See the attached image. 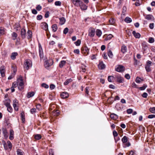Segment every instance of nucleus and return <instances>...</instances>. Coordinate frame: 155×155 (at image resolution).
I'll return each mask as SVG.
<instances>
[{
	"label": "nucleus",
	"instance_id": "ddd939ff",
	"mask_svg": "<svg viewBox=\"0 0 155 155\" xmlns=\"http://www.w3.org/2000/svg\"><path fill=\"white\" fill-rule=\"evenodd\" d=\"M41 28L45 31H47L48 30V25L47 23L43 22L41 24Z\"/></svg>",
	"mask_w": 155,
	"mask_h": 155
},
{
	"label": "nucleus",
	"instance_id": "f3484780",
	"mask_svg": "<svg viewBox=\"0 0 155 155\" xmlns=\"http://www.w3.org/2000/svg\"><path fill=\"white\" fill-rule=\"evenodd\" d=\"M61 96L62 98L64 99L67 98L68 97L69 95L67 92H63L61 93Z\"/></svg>",
	"mask_w": 155,
	"mask_h": 155
},
{
	"label": "nucleus",
	"instance_id": "9b49d317",
	"mask_svg": "<svg viewBox=\"0 0 155 155\" xmlns=\"http://www.w3.org/2000/svg\"><path fill=\"white\" fill-rule=\"evenodd\" d=\"M2 133L5 139H7L8 137V134L7 129L3 128H2Z\"/></svg>",
	"mask_w": 155,
	"mask_h": 155
},
{
	"label": "nucleus",
	"instance_id": "f03ea898",
	"mask_svg": "<svg viewBox=\"0 0 155 155\" xmlns=\"http://www.w3.org/2000/svg\"><path fill=\"white\" fill-rule=\"evenodd\" d=\"M17 84L18 86V88L20 90H21L24 88V83L21 76H20L17 79Z\"/></svg>",
	"mask_w": 155,
	"mask_h": 155
},
{
	"label": "nucleus",
	"instance_id": "ea45409f",
	"mask_svg": "<svg viewBox=\"0 0 155 155\" xmlns=\"http://www.w3.org/2000/svg\"><path fill=\"white\" fill-rule=\"evenodd\" d=\"M7 110L8 112L11 113L12 112L13 109L11 105L7 107Z\"/></svg>",
	"mask_w": 155,
	"mask_h": 155
},
{
	"label": "nucleus",
	"instance_id": "412c9836",
	"mask_svg": "<svg viewBox=\"0 0 155 155\" xmlns=\"http://www.w3.org/2000/svg\"><path fill=\"white\" fill-rule=\"evenodd\" d=\"M79 7H80L83 10H85L87 9V7L86 5L83 3L82 2V3L80 4V6Z\"/></svg>",
	"mask_w": 155,
	"mask_h": 155
},
{
	"label": "nucleus",
	"instance_id": "8fccbe9b",
	"mask_svg": "<svg viewBox=\"0 0 155 155\" xmlns=\"http://www.w3.org/2000/svg\"><path fill=\"white\" fill-rule=\"evenodd\" d=\"M109 22L110 24L112 25L115 23V20L113 18H111L109 20Z\"/></svg>",
	"mask_w": 155,
	"mask_h": 155
},
{
	"label": "nucleus",
	"instance_id": "13d9d810",
	"mask_svg": "<svg viewBox=\"0 0 155 155\" xmlns=\"http://www.w3.org/2000/svg\"><path fill=\"white\" fill-rule=\"evenodd\" d=\"M12 70L14 72H15L16 71V66L15 65H14L12 66Z\"/></svg>",
	"mask_w": 155,
	"mask_h": 155
},
{
	"label": "nucleus",
	"instance_id": "b1692460",
	"mask_svg": "<svg viewBox=\"0 0 155 155\" xmlns=\"http://www.w3.org/2000/svg\"><path fill=\"white\" fill-rule=\"evenodd\" d=\"M18 54L17 52H13L12 53L11 56V58L12 60H15L16 58V56H17Z\"/></svg>",
	"mask_w": 155,
	"mask_h": 155
},
{
	"label": "nucleus",
	"instance_id": "79ce46f5",
	"mask_svg": "<svg viewBox=\"0 0 155 155\" xmlns=\"http://www.w3.org/2000/svg\"><path fill=\"white\" fill-rule=\"evenodd\" d=\"M41 138V136L40 134H36L35 136V139L39 140Z\"/></svg>",
	"mask_w": 155,
	"mask_h": 155
},
{
	"label": "nucleus",
	"instance_id": "dca6fc26",
	"mask_svg": "<svg viewBox=\"0 0 155 155\" xmlns=\"http://www.w3.org/2000/svg\"><path fill=\"white\" fill-rule=\"evenodd\" d=\"M14 132L13 130L11 129L10 130V136L9 137V139L10 140H12L13 139L14 137Z\"/></svg>",
	"mask_w": 155,
	"mask_h": 155
},
{
	"label": "nucleus",
	"instance_id": "6e6552de",
	"mask_svg": "<svg viewBox=\"0 0 155 155\" xmlns=\"http://www.w3.org/2000/svg\"><path fill=\"white\" fill-rule=\"evenodd\" d=\"M73 4L76 7H79L82 3L81 0H71Z\"/></svg>",
	"mask_w": 155,
	"mask_h": 155
},
{
	"label": "nucleus",
	"instance_id": "052dcab7",
	"mask_svg": "<svg viewBox=\"0 0 155 155\" xmlns=\"http://www.w3.org/2000/svg\"><path fill=\"white\" fill-rule=\"evenodd\" d=\"M30 111L31 114H33L36 112V109L35 108H33L30 110Z\"/></svg>",
	"mask_w": 155,
	"mask_h": 155
},
{
	"label": "nucleus",
	"instance_id": "a18cd8bd",
	"mask_svg": "<svg viewBox=\"0 0 155 155\" xmlns=\"http://www.w3.org/2000/svg\"><path fill=\"white\" fill-rule=\"evenodd\" d=\"M147 87V86L146 84H143V86L139 87V89L140 90H143L146 89V88Z\"/></svg>",
	"mask_w": 155,
	"mask_h": 155
},
{
	"label": "nucleus",
	"instance_id": "7ed1b4c3",
	"mask_svg": "<svg viewBox=\"0 0 155 155\" xmlns=\"http://www.w3.org/2000/svg\"><path fill=\"white\" fill-rule=\"evenodd\" d=\"M13 106L15 110L17 111L18 110L19 104L18 100L16 99L13 100Z\"/></svg>",
	"mask_w": 155,
	"mask_h": 155
},
{
	"label": "nucleus",
	"instance_id": "c9c22d12",
	"mask_svg": "<svg viewBox=\"0 0 155 155\" xmlns=\"http://www.w3.org/2000/svg\"><path fill=\"white\" fill-rule=\"evenodd\" d=\"M114 78L113 76H109L108 77V80L110 82H112L113 81Z\"/></svg>",
	"mask_w": 155,
	"mask_h": 155
},
{
	"label": "nucleus",
	"instance_id": "4d7b16f0",
	"mask_svg": "<svg viewBox=\"0 0 155 155\" xmlns=\"http://www.w3.org/2000/svg\"><path fill=\"white\" fill-rule=\"evenodd\" d=\"M154 39L153 38H150L149 39L148 41L150 43H153L154 42Z\"/></svg>",
	"mask_w": 155,
	"mask_h": 155
},
{
	"label": "nucleus",
	"instance_id": "6ab92c4d",
	"mask_svg": "<svg viewBox=\"0 0 155 155\" xmlns=\"http://www.w3.org/2000/svg\"><path fill=\"white\" fill-rule=\"evenodd\" d=\"M145 18L148 20H154L153 16L150 15H147L145 17Z\"/></svg>",
	"mask_w": 155,
	"mask_h": 155
},
{
	"label": "nucleus",
	"instance_id": "2eb2a0df",
	"mask_svg": "<svg viewBox=\"0 0 155 155\" xmlns=\"http://www.w3.org/2000/svg\"><path fill=\"white\" fill-rule=\"evenodd\" d=\"M10 100L8 98L5 99L4 101V105L6 106V107L11 105L10 104Z\"/></svg>",
	"mask_w": 155,
	"mask_h": 155
},
{
	"label": "nucleus",
	"instance_id": "69168bd1",
	"mask_svg": "<svg viewBox=\"0 0 155 155\" xmlns=\"http://www.w3.org/2000/svg\"><path fill=\"white\" fill-rule=\"evenodd\" d=\"M55 87V86L54 84H51L50 85V88L51 90H53L54 89Z\"/></svg>",
	"mask_w": 155,
	"mask_h": 155
},
{
	"label": "nucleus",
	"instance_id": "bb28decb",
	"mask_svg": "<svg viewBox=\"0 0 155 155\" xmlns=\"http://www.w3.org/2000/svg\"><path fill=\"white\" fill-rule=\"evenodd\" d=\"M34 94L35 93L34 92H29L27 94V97L28 98H29L34 96Z\"/></svg>",
	"mask_w": 155,
	"mask_h": 155
},
{
	"label": "nucleus",
	"instance_id": "a878e982",
	"mask_svg": "<svg viewBox=\"0 0 155 155\" xmlns=\"http://www.w3.org/2000/svg\"><path fill=\"white\" fill-rule=\"evenodd\" d=\"M21 120L23 123H24L25 121V114L24 112L23 111L21 112Z\"/></svg>",
	"mask_w": 155,
	"mask_h": 155
},
{
	"label": "nucleus",
	"instance_id": "423d86ee",
	"mask_svg": "<svg viewBox=\"0 0 155 155\" xmlns=\"http://www.w3.org/2000/svg\"><path fill=\"white\" fill-rule=\"evenodd\" d=\"M152 62L148 61L147 62V64L145 66V68L147 72H149L151 71V69L150 68Z\"/></svg>",
	"mask_w": 155,
	"mask_h": 155
},
{
	"label": "nucleus",
	"instance_id": "5fc2aeb1",
	"mask_svg": "<svg viewBox=\"0 0 155 155\" xmlns=\"http://www.w3.org/2000/svg\"><path fill=\"white\" fill-rule=\"evenodd\" d=\"M113 134L114 138L117 137L118 135L117 132L115 130H114L113 131Z\"/></svg>",
	"mask_w": 155,
	"mask_h": 155
},
{
	"label": "nucleus",
	"instance_id": "473e14b6",
	"mask_svg": "<svg viewBox=\"0 0 155 155\" xmlns=\"http://www.w3.org/2000/svg\"><path fill=\"white\" fill-rule=\"evenodd\" d=\"M52 31L54 32L57 31L58 28L57 25L56 24H54L52 26Z\"/></svg>",
	"mask_w": 155,
	"mask_h": 155
},
{
	"label": "nucleus",
	"instance_id": "a19ab883",
	"mask_svg": "<svg viewBox=\"0 0 155 155\" xmlns=\"http://www.w3.org/2000/svg\"><path fill=\"white\" fill-rule=\"evenodd\" d=\"M127 23H130L131 21V18L128 17H127L124 20Z\"/></svg>",
	"mask_w": 155,
	"mask_h": 155
},
{
	"label": "nucleus",
	"instance_id": "de8ad7c7",
	"mask_svg": "<svg viewBox=\"0 0 155 155\" xmlns=\"http://www.w3.org/2000/svg\"><path fill=\"white\" fill-rule=\"evenodd\" d=\"M81 43V41L79 39L78 40L74 42L75 44L77 46H79Z\"/></svg>",
	"mask_w": 155,
	"mask_h": 155
},
{
	"label": "nucleus",
	"instance_id": "5701e85b",
	"mask_svg": "<svg viewBox=\"0 0 155 155\" xmlns=\"http://www.w3.org/2000/svg\"><path fill=\"white\" fill-rule=\"evenodd\" d=\"M60 20L59 24L61 25H63L66 21V20L64 17H61L59 18Z\"/></svg>",
	"mask_w": 155,
	"mask_h": 155
},
{
	"label": "nucleus",
	"instance_id": "c03bdc74",
	"mask_svg": "<svg viewBox=\"0 0 155 155\" xmlns=\"http://www.w3.org/2000/svg\"><path fill=\"white\" fill-rule=\"evenodd\" d=\"M36 107L37 109H38L39 110H41L42 109L41 105L39 104H37L36 106Z\"/></svg>",
	"mask_w": 155,
	"mask_h": 155
},
{
	"label": "nucleus",
	"instance_id": "e2e57ef3",
	"mask_svg": "<svg viewBox=\"0 0 155 155\" xmlns=\"http://www.w3.org/2000/svg\"><path fill=\"white\" fill-rule=\"evenodd\" d=\"M89 87H87L85 88V91L86 94H88L89 92Z\"/></svg>",
	"mask_w": 155,
	"mask_h": 155
},
{
	"label": "nucleus",
	"instance_id": "3c124183",
	"mask_svg": "<svg viewBox=\"0 0 155 155\" xmlns=\"http://www.w3.org/2000/svg\"><path fill=\"white\" fill-rule=\"evenodd\" d=\"M41 86L47 89L49 87V86L45 83H43L41 84Z\"/></svg>",
	"mask_w": 155,
	"mask_h": 155
},
{
	"label": "nucleus",
	"instance_id": "f257e3e1",
	"mask_svg": "<svg viewBox=\"0 0 155 155\" xmlns=\"http://www.w3.org/2000/svg\"><path fill=\"white\" fill-rule=\"evenodd\" d=\"M32 63L30 60L26 59L25 60L23 65L24 68L25 70H28L29 68L31 67Z\"/></svg>",
	"mask_w": 155,
	"mask_h": 155
},
{
	"label": "nucleus",
	"instance_id": "4c0bfd02",
	"mask_svg": "<svg viewBox=\"0 0 155 155\" xmlns=\"http://www.w3.org/2000/svg\"><path fill=\"white\" fill-rule=\"evenodd\" d=\"M17 155H23V152L21 150L19 149L17 150Z\"/></svg>",
	"mask_w": 155,
	"mask_h": 155
},
{
	"label": "nucleus",
	"instance_id": "4468645a",
	"mask_svg": "<svg viewBox=\"0 0 155 155\" xmlns=\"http://www.w3.org/2000/svg\"><path fill=\"white\" fill-rule=\"evenodd\" d=\"M95 31L94 29H91L90 30L89 35L90 37H93L95 35Z\"/></svg>",
	"mask_w": 155,
	"mask_h": 155
},
{
	"label": "nucleus",
	"instance_id": "7c9ffc66",
	"mask_svg": "<svg viewBox=\"0 0 155 155\" xmlns=\"http://www.w3.org/2000/svg\"><path fill=\"white\" fill-rule=\"evenodd\" d=\"M66 64V61L64 60L61 61L60 63L59 67L60 68H62Z\"/></svg>",
	"mask_w": 155,
	"mask_h": 155
},
{
	"label": "nucleus",
	"instance_id": "774afa93",
	"mask_svg": "<svg viewBox=\"0 0 155 155\" xmlns=\"http://www.w3.org/2000/svg\"><path fill=\"white\" fill-rule=\"evenodd\" d=\"M49 155H54L53 150L52 149H51L49 150Z\"/></svg>",
	"mask_w": 155,
	"mask_h": 155
},
{
	"label": "nucleus",
	"instance_id": "58836bf2",
	"mask_svg": "<svg viewBox=\"0 0 155 155\" xmlns=\"http://www.w3.org/2000/svg\"><path fill=\"white\" fill-rule=\"evenodd\" d=\"M17 36V34L15 32H13L12 34V37L13 40H15Z\"/></svg>",
	"mask_w": 155,
	"mask_h": 155
},
{
	"label": "nucleus",
	"instance_id": "680f3d73",
	"mask_svg": "<svg viewBox=\"0 0 155 155\" xmlns=\"http://www.w3.org/2000/svg\"><path fill=\"white\" fill-rule=\"evenodd\" d=\"M148 96V94L146 92H144L143 94L142 95V96L143 97L146 98Z\"/></svg>",
	"mask_w": 155,
	"mask_h": 155
},
{
	"label": "nucleus",
	"instance_id": "39448f33",
	"mask_svg": "<svg viewBox=\"0 0 155 155\" xmlns=\"http://www.w3.org/2000/svg\"><path fill=\"white\" fill-rule=\"evenodd\" d=\"M81 52L84 55H87L89 54V49L87 46H84L82 48Z\"/></svg>",
	"mask_w": 155,
	"mask_h": 155
},
{
	"label": "nucleus",
	"instance_id": "2f4dec72",
	"mask_svg": "<svg viewBox=\"0 0 155 155\" xmlns=\"http://www.w3.org/2000/svg\"><path fill=\"white\" fill-rule=\"evenodd\" d=\"M72 79L71 78L68 79L66 80V81L64 82V84L65 85H68L69 83L72 82Z\"/></svg>",
	"mask_w": 155,
	"mask_h": 155
},
{
	"label": "nucleus",
	"instance_id": "20e7f679",
	"mask_svg": "<svg viewBox=\"0 0 155 155\" xmlns=\"http://www.w3.org/2000/svg\"><path fill=\"white\" fill-rule=\"evenodd\" d=\"M125 67L122 65H119L116 66L115 71L118 72H121L125 70Z\"/></svg>",
	"mask_w": 155,
	"mask_h": 155
},
{
	"label": "nucleus",
	"instance_id": "aec40b11",
	"mask_svg": "<svg viewBox=\"0 0 155 155\" xmlns=\"http://www.w3.org/2000/svg\"><path fill=\"white\" fill-rule=\"evenodd\" d=\"M132 34L136 38H139L140 37V34L138 33H136L135 31H133Z\"/></svg>",
	"mask_w": 155,
	"mask_h": 155
},
{
	"label": "nucleus",
	"instance_id": "0e129e2a",
	"mask_svg": "<svg viewBox=\"0 0 155 155\" xmlns=\"http://www.w3.org/2000/svg\"><path fill=\"white\" fill-rule=\"evenodd\" d=\"M68 28H65L64 30V31H63V33H64V34H66L68 32Z\"/></svg>",
	"mask_w": 155,
	"mask_h": 155
},
{
	"label": "nucleus",
	"instance_id": "6e6d98bb",
	"mask_svg": "<svg viewBox=\"0 0 155 155\" xmlns=\"http://www.w3.org/2000/svg\"><path fill=\"white\" fill-rule=\"evenodd\" d=\"M102 34V31L101 30L97 29V37H100L101 36Z\"/></svg>",
	"mask_w": 155,
	"mask_h": 155
},
{
	"label": "nucleus",
	"instance_id": "f704fd0d",
	"mask_svg": "<svg viewBox=\"0 0 155 155\" xmlns=\"http://www.w3.org/2000/svg\"><path fill=\"white\" fill-rule=\"evenodd\" d=\"M27 34L28 36V38L30 39L32 37V32L30 30H28V31L27 32Z\"/></svg>",
	"mask_w": 155,
	"mask_h": 155
},
{
	"label": "nucleus",
	"instance_id": "09e8293b",
	"mask_svg": "<svg viewBox=\"0 0 155 155\" xmlns=\"http://www.w3.org/2000/svg\"><path fill=\"white\" fill-rule=\"evenodd\" d=\"M5 30L4 28L0 27V35H2L4 34Z\"/></svg>",
	"mask_w": 155,
	"mask_h": 155
},
{
	"label": "nucleus",
	"instance_id": "e433bc0d",
	"mask_svg": "<svg viewBox=\"0 0 155 155\" xmlns=\"http://www.w3.org/2000/svg\"><path fill=\"white\" fill-rule=\"evenodd\" d=\"M121 140L123 143H126L127 141V138L126 136H124L122 138Z\"/></svg>",
	"mask_w": 155,
	"mask_h": 155
},
{
	"label": "nucleus",
	"instance_id": "bf43d9fd",
	"mask_svg": "<svg viewBox=\"0 0 155 155\" xmlns=\"http://www.w3.org/2000/svg\"><path fill=\"white\" fill-rule=\"evenodd\" d=\"M133 110L132 109H129L127 110V114H130L133 112Z\"/></svg>",
	"mask_w": 155,
	"mask_h": 155
},
{
	"label": "nucleus",
	"instance_id": "0eeeda50",
	"mask_svg": "<svg viewBox=\"0 0 155 155\" xmlns=\"http://www.w3.org/2000/svg\"><path fill=\"white\" fill-rule=\"evenodd\" d=\"M53 63V61L52 60L50 59L48 60H45L44 62V66L45 68H48Z\"/></svg>",
	"mask_w": 155,
	"mask_h": 155
},
{
	"label": "nucleus",
	"instance_id": "338daca9",
	"mask_svg": "<svg viewBox=\"0 0 155 155\" xmlns=\"http://www.w3.org/2000/svg\"><path fill=\"white\" fill-rule=\"evenodd\" d=\"M74 53L77 54H79L80 53V51L78 49H76L74 50Z\"/></svg>",
	"mask_w": 155,
	"mask_h": 155
},
{
	"label": "nucleus",
	"instance_id": "4be33fe9",
	"mask_svg": "<svg viewBox=\"0 0 155 155\" xmlns=\"http://www.w3.org/2000/svg\"><path fill=\"white\" fill-rule=\"evenodd\" d=\"M39 56H40V58H43V55L42 49V48H41V47H40V46H39Z\"/></svg>",
	"mask_w": 155,
	"mask_h": 155
},
{
	"label": "nucleus",
	"instance_id": "1a4fd4ad",
	"mask_svg": "<svg viewBox=\"0 0 155 155\" xmlns=\"http://www.w3.org/2000/svg\"><path fill=\"white\" fill-rule=\"evenodd\" d=\"M97 66L99 69L101 70L104 69L106 67V65L101 60L99 61V63Z\"/></svg>",
	"mask_w": 155,
	"mask_h": 155
},
{
	"label": "nucleus",
	"instance_id": "9d476101",
	"mask_svg": "<svg viewBox=\"0 0 155 155\" xmlns=\"http://www.w3.org/2000/svg\"><path fill=\"white\" fill-rule=\"evenodd\" d=\"M5 67L4 66H2L0 68V71L2 77H4L5 75Z\"/></svg>",
	"mask_w": 155,
	"mask_h": 155
},
{
	"label": "nucleus",
	"instance_id": "603ef678",
	"mask_svg": "<svg viewBox=\"0 0 155 155\" xmlns=\"http://www.w3.org/2000/svg\"><path fill=\"white\" fill-rule=\"evenodd\" d=\"M54 4L56 6H60L61 5V2L60 1H56L54 3Z\"/></svg>",
	"mask_w": 155,
	"mask_h": 155
},
{
	"label": "nucleus",
	"instance_id": "c85d7f7f",
	"mask_svg": "<svg viewBox=\"0 0 155 155\" xmlns=\"http://www.w3.org/2000/svg\"><path fill=\"white\" fill-rule=\"evenodd\" d=\"M110 117L112 119L116 120L118 118V116L116 114H110Z\"/></svg>",
	"mask_w": 155,
	"mask_h": 155
},
{
	"label": "nucleus",
	"instance_id": "c756f323",
	"mask_svg": "<svg viewBox=\"0 0 155 155\" xmlns=\"http://www.w3.org/2000/svg\"><path fill=\"white\" fill-rule=\"evenodd\" d=\"M7 144L8 147V148L10 150H11L12 147V145L11 143L9 140H8L7 142Z\"/></svg>",
	"mask_w": 155,
	"mask_h": 155
},
{
	"label": "nucleus",
	"instance_id": "a211bd4d",
	"mask_svg": "<svg viewBox=\"0 0 155 155\" xmlns=\"http://www.w3.org/2000/svg\"><path fill=\"white\" fill-rule=\"evenodd\" d=\"M121 51L123 53H125L127 51V47L125 46L124 45H122Z\"/></svg>",
	"mask_w": 155,
	"mask_h": 155
},
{
	"label": "nucleus",
	"instance_id": "393cba45",
	"mask_svg": "<svg viewBox=\"0 0 155 155\" xmlns=\"http://www.w3.org/2000/svg\"><path fill=\"white\" fill-rule=\"evenodd\" d=\"M142 48L144 50H146L147 48V43L145 41H143L141 44Z\"/></svg>",
	"mask_w": 155,
	"mask_h": 155
},
{
	"label": "nucleus",
	"instance_id": "37998d69",
	"mask_svg": "<svg viewBox=\"0 0 155 155\" xmlns=\"http://www.w3.org/2000/svg\"><path fill=\"white\" fill-rule=\"evenodd\" d=\"M53 115L54 116H57L59 115V112L58 110H54L53 111Z\"/></svg>",
	"mask_w": 155,
	"mask_h": 155
},
{
	"label": "nucleus",
	"instance_id": "72a5a7b5",
	"mask_svg": "<svg viewBox=\"0 0 155 155\" xmlns=\"http://www.w3.org/2000/svg\"><path fill=\"white\" fill-rule=\"evenodd\" d=\"M113 37V36L111 34H109L105 38L104 40L105 41H107L110 40Z\"/></svg>",
	"mask_w": 155,
	"mask_h": 155
},
{
	"label": "nucleus",
	"instance_id": "f8f14e48",
	"mask_svg": "<svg viewBox=\"0 0 155 155\" xmlns=\"http://www.w3.org/2000/svg\"><path fill=\"white\" fill-rule=\"evenodd\" d=\"M115 78L117 79V81L120 83L123 82L124 81L123 78L120 75H116Z\"/></svg>",
	"mask_w": 155,
	"mask_h": 155
},
{
	"label": "nucleus",
	"instance_id": "cd10ccee",
	"mask_svg": "<svg viewBox=\"0 0 155 155\" xmlns=\"http://www.w3.org/2000/svg\"><path fill=\"white\" fill-rule=\"evenodd\" d=\"M26 31L24 29H22L21 31V37L22 38H24L25 37Z\"/></svg>",
	"mask_w": 155,
	"mask_h": 155
},
{
	"label": "nucleus",
	"instance_id": "49530a36",
	"mask_svg": "<svg viewBox=\"0 0 155 155\" xmlns=\"http://www.w3.org/2000/svg\"><path fill=\"white\" fill-rule=\"evenodd\" d=\"M108 56L110 58H112L113 57V54L111 50H109L108 53Z\"/></svg>",
	"mask_w": 155,
	"mask_h": 155
},
{
	"label": "nucleus",
	"instance_id": "864d4df0",
	"mask_svg": "<svg viewBox=\"0 0 155 155\" xmlns=\"http://www.w3.org/2000/svg\"><path fill=\"white\" fill-rule=\"evenodd\" d=\"M149 110L150 112L153 113H155V107L150 108Z\"/></svg>",
	"mask_w": 155,
	"mask_h": 155
}]
</instances>
